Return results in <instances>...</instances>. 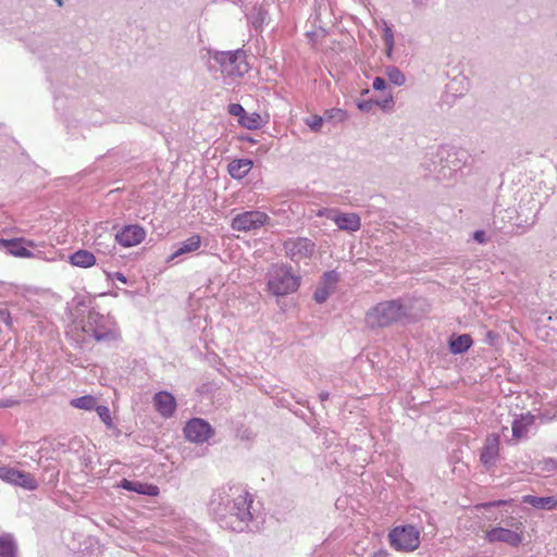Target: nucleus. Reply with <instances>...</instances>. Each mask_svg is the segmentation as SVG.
<instances>
[{"label": "nucleus", "instance_id": "obj_1", "mask_svg": "<svg viewBox=\"0 0 557 557\" xmlns=\"http://www.w3.org/2000/svg\"><path fill=\"white\" fill-rule=\"evenodd\" d=\"M232 510H235L232 517L227 521V527L234 532H244L251 530V523L262 518L263 505L259 499L255 498V495L249 493L247 490L232 499Z\"/></svg>", "mask_w": 557, "mask_h": 557}, {"label": "nucleus", "instance_id": "obj_2", "mask_svg": "<svg viewBox=\"0 0 557 557\" xmlns=\"http://www.w3.org/2000/svg\"><path fill=\"white\" fill-rule=\"evenodd\" d=\"M469 153L463 149L441 146L434 154L430 172L437 180H450L467 164Z\"/></svg>", "mask_w": 557, "mask_h": 557}, {"label": "nucleus", "instance_id": "obj_3", "mask_svg": "<svg viewBox=\"0 0 557 557\" xmlns=\"http://www.w3.org/2000/svg\"><path fill=\"white\" fill-rule=\"evenodd\" d=\"M408 315L407 307L401 299H392L376 304L366 313L368 327L384 329L400 322Z\"/></svg>", "mask_w": 557, "mask_h": 557}, {"label": "nucleus", "instance_id": "obj_4", "mask_svg": "<svg viewBox=\"0 0 557 557\" xmlns=\"http://www.w3.org/2000/svg\"><path fill=\"white\" fill-rule=\"evenodd\" d=\"M82 331L97 342H113L120 338L115 321L110 315L99 313L95 308L88 311L86 320H82Z\"/></svg>", "mask_w": 557, "mask_h": 557}, {"label": "nucleus", "instance_id": "obj_5", "mask_svg": "<svg viewBox=\"0 0 557 557\" xmlns=\"http://www.w3.org/2000/svg\"><path fill=\"white\" fill-rule=\"evenodd\" d=\"M211 70L220 71L225 76L240 77L249 71L247 55L243 49L231 51H209Z\"/></svg>", "mask_w": 557, "mask_h": 557}, {"label": "nucleus", "instance_id": "obj_6", "mask_svg": "<svg viewBox=\"0 0 557 557\" xmlns=\"http://www.w3.org/2000/svg\"><path fill=\"white\" fill-rule=\"evenodd\" d=\"M301 277L293 273L287 264H276L268 273V290L275 296H285L296 292L300 286Z\"/></svg>", "mask_w": 557, "mask_h": 557}, {"label": "nucleus", "instance_id": "obj_7", "mask_svg": "<svg viewBox=\"0 0 557 557\" xmlns=\"http://www.w3.org/2000/svg\"><path fill=\"white\" fill-rule=\"evenodd\" d=\"M388 537L391 546L397 550L412 552L420 544V533L413 525L396 527Z\"/></svg>", "mask_w": 557, "mask_h": 557}, {"label": "nucleus", "instance_id": "obj_8", "mask_svg": "<svg viewBox=\"0 0 557 557\" xmlns=\"http://www.w3.org/2000/svg\"><path fill=\"white\" fill-rule=\"evenodd\" d=\"M270 218L264 212L252 210L236 214L232 219L231 227L238 232H249L267 225Z\"/></svg>", "mask_w": 557, "mask_h": 557}, {"label": "nucleus", "instance_id": "obj_9", "mask_svg": "<svg viewBox=\"0 0 557 557\" xmlns=\"http://www.w3.org/2000/svg\"><path fill=\"white\" fill-rule=\"evenodd\" d=\"M285 255L295 262L310 258L315 249V244L307 237H292L283 243Z\"/></svg>", "mask_w": 557, "mask_h": 557}, {"label": "nucleus", "instance_id": "obj_10", "mask_svg": "<svg viewBox=\"0 0 557 557\" xmlns=\"http://www.w3.org/2000/svg\"><path fill=\"white\" fill-rule=\"evenodd\" d=\"M185 437L195 444H203L214 435V429L202 418L188 420L183 429Z\"/></svg>", "mask_w": 557, "mask_h": 557}, {"label": "nucleus", "instance_id": "obj_11", "mask_svg": "<svg viewBox=\"0 0 557 557\" xmlns=\"http://www.w3.org/2000/svg\"><path fill=\"white\" fill-rule=\"evenodd\" d=\"M145 237L146 231L139 224L124 225L114 236L108 235L109 242H116L126 248L140 244Z\"/></svg>", "mask_w": 557, "mask_h": 557}, {"label": "nucleus", "instance_id": "obj_12", "mask_svg": "<svg viewBox=\"0 0 557 557\" xmlns=\"http://www.w3.org/2000/svg\"><path fill=\"white\" fill-rule=\"evenodd\" d=\"M0 479L17 487H38V482L33 474L10 466L0 467Z\"/></svg>", "mask_w": 557, "mask_h": 557}, {"label": "nucleus", "instance_id": "obj_13", "mask_svg": "<svg viewBox=\"0 0 557 557\" xmlns=\"http://www.w3.org/2000/svg\"><path fill=\"white\" fill-rule=\"evenodd\" d=\"M35 244L24 237L10 239L0 238V250L17 258H30L33 252L27 247H34Z\"/></svg>", "mask_w": 557, "mask_h": 557}, {"label": "nucleus", "instance_id": "obj_14", "mask_svg": "<svg viewBox=\"0 0 557 557\" xmlns=\"http://www.w3.org/2000/svg\"><path fill=\"white\" fill-rule=\"evenodd\" d=\"M485 540L488 543H505L518 547L522 543V534L503 527H495L486 531Z\"/></svg>", "mask_w": 557, "mask_h": 557}, {"label": "nucleus", "instance_id": "obj_15", "mask_svg": "<svg viewBox=\"0 0 557 557\" xmlns=\"http://www.w3.org/2000/svg\"><path fill=\"white\" fill-rule=\"evenodd\" d=\"M500 437L498 434H490L484 441V445L480 450V461L485 468L496 465L499 456Z\"/></svg>", "mask_w": 557, "mask_h": 557}, {"label": "nucleus", "instance_id": "obj_16", "mask_svg": "<svg viewBox=\"0 0 557 557\" xmlns=\"http://www.w3.org/2000/svg\"><path fill=\"white\" fill-rule=\"evenodd\" d=\"M536 416L530 411L525 413L516 414L511 422L512 438L516 441L524 440L528 437L530 428L535 423Z\"/></svg>", "mask_w": 557, "mask_h": 557}, {"label": "nucleus", "instance_id": "obj_17", "mask_svg": "<svg viewBox=\"0 0 557 557\" xmlns=\"http://www.w3.org/2000/svg\"><path fill=\"white\" fill-rule=\"evenodd\" d=\"M153 405L160 416L165 419L174 414L177 406L175 397L165 391L158 392L153 396Z\"/></svg>", "mask_w": 557, "mask_h": 557}, {"label": "nucleus", "instance_id": "obj_18", "mask_svg": "<svg viewBox=\"0 0 557 557\" xmlns=\"http://www.w3.org/2000/svg\"><path fill=\"white\" fill-rule=\"evenodd\" d=\"M211 510L214 512L216 519L219 520L220 524L224 529H228L227 521L228 517H232L231 515L235 513V510H232V503L228 498V496L223 497L220 495L219 500L215 499L211 500Z\"/></svg>", "mask_w": 557, "mask_h": 557}, {"label": "nucleus", "instance_id": "obj_19", "mask_svg": "<svg viewBox=\"0 0 557 557\" xmlns=\"http://www.w3.org/2000/svg\"><path fill=\"white\" fill-rule=\"evenodd\" d=\"M448 349L453 355H462L467 352L473 345L470 334H451L447 341Z\"/></svg>", "mask_w": 557, "mask_h": 557}, {"label": "nucleus", "instance_id": "obj_20", "mask_svg": "<svg viewBox=\"0 0 557 557\" xmlns=\"http://www.w3.org/2000/svg\"><path fill=\"white\" fill-rule=\"evenodd\" d=\"M333 222L342 231L356 232L361 227V220L357 213H343L336 211Z\"/></svg>", "mask_w": 557, "mask_h": 557}, {"label": "nucleus", "instance_id": "obj_21", "mask_svg": "<svg viewBox=\"0 0 557 557\" xmlns=\"http://www.w3.org/2000/svg\"><path fill=\"white\" fill-rule=\"evenodd\" d=\"M250 159H234L227 165V172L234 180L244 178L252 168Z\"/></svg>", "mask_w": 557, "mask_h": 557}, {"label": "nucleus", "instance_id": "obj_22", "mask_svg": "<svg viewBox=\"0 0 557 557\" xmlns=\"http://www.w3.org/2000/svg\"><path fill=\"white\" fill-rule=\"evenodd\" d=\"M523 503L536 509L553 510L557 508V494L552 496L527 495L523 497Z\"/></svg>", "mask_w": 557, "mask_h": 557}, {"label": "nucleus", "instance_id": "obj_23", "mask_svg": "<svg viewBox=\"0 0 557 557\" xmlns=\"http://www.w3.org/2000/svg\"><path fill=\"white\" fill-rule=\"evenodd\" d=\"M201 245V237L199 235H193L183 243L180 244V247L168 257L166 262L173 261L175 258L194 252L199 249Z\"/></svg>", "mask_w": 557, "mask_h": 557}, {"label": "nucleus", "instance_id": "obj_24", "mask_svg": "<svg viewBox=\"0 0 557 557\" xmlns=\"http://www.w3.org/2000/svg\"><path fill=\"white\" fill-rule=\"evenodd\" d=\"M246 16L257 32H262L263 26L270 21L269 12L263 7L255 5Z\"/></svg>", "mask_w": 557, "mask_h": 557}, {"label": "nucleus", "instance_id": "obj_25", "mask_svg": "<svg viewBox=\"0 0 557 557\" xmlns=\"http://www.w3.org/2000/svg\"><path fill=\"white\" fill-rule=\"evenodd\" d=\"M49 497L60 507L71 510L75 507L78 497L67 493L65 490H51Z\"/></svg>", "mask_w": 557, "mask_h": 557}, {"label": "nucleus", "instance_id": "obj_26", "mask_svg": "<svg viewBox=\"0 0 557 557\" xmlns=\"http://www.w3.org/2000/svg\"><path fill=\"white\" fill-rule=\"evenodd\" d=\"M71 264L79 268H89L96 263L95 255L86 249H79L70 256Z\"/></svg>", "mask_w": 557, "mask_h": 557}, {"label": "nucleus", "instance_id": "obj_27", "mask_svg": "<svg viewBox=\"0 0 557 557\" xmlns=\"http://www.w3.org/2000/svg\"><path fill=\"white\" fill-rule=\"evenodd\" d=\"M17 546L12 535L0 536V557H16Z\"/></svg>", "mask_w": 557, "mask_h": 557}, {"label": "nucleus", "instance_id": "obj_28", "mask_svg": "<svg viewBox=\"0 0 557 557\" xmlns=\"http://www.w3.org/2000/svg\"><path fill=\"white\" fill-rule=\"evenodd\" d=\"M237 122L240 126H243L247 129H250V131L259 129L262 126V117L257 112H253V113L246 112L244 114V116H242V119H237Z\"/></svg>", "mask_w": 557, "mask_h": 557}, {"label": "nucleus", "instance_id": "obj_29", "mask_svg": "<svg viewBox=\"0 0 557 557\" xmlns=\"http://www.w3.org/2000/svg\"><path fill=\"white\" fill-rule=\"evenodd\" d=\"M339 280V273L336 270H330L322 274L319 285L333 294Z\"/></svg>", "mask_w": 557, "mask_h": 557}, {"label": "nucleus", "instance_id": "obj_30", "mask_svg": "<svg viewBox=\"0 0 557 557\" xmlns=\"http://www.w3.org/2000/svg\"><path fill=\"white\" fill-rule=\"evenodd\" d=\"M71 405L78 409L94 410L97 405V398L91 395H85L71 400Z\"/></svg>", "mask_w": 557, "mask_h": 557}, {"label": "nucleus", "instance_id": "obj_31", "mask_svg": "<svg viewBox=\"0 0 557 557\" xmlns=\"http://www.w3.org/2000/svg\"><path fill=\"white\" fill-rule=\"evenodd\" d=\"M382 38L385 44V54L388 59H392L393 50H394V32L391 26H388L384 22V27L382 29Z\"/></svg>", "mask_w": 557, "mask_h": 557}, {"label": "nucleus", "instance_id": "obj_32", "mask_svg": "<svg viewBox=\"0 0 557 557\" xmlns=\"http://www.w3.org/2000/svg\"><path fill=\"white\" fill-rule=\"evenodd\" d=\"M385 74L387 75L389 82L396 86H401L405 84L406 77L404 73L394 65L386 66Z\"/></svg>", "mask_w": 557, "mask_h": 557}, {"label": "nucleus", "instance_id": "obj_33", "mask_svg": "<svg viewBox=\"0 0 557 557\" xmlns=\"http://www.w3.org/2000/svg\"><path fill=\"white\" fill-rule=\"evenodd\" d=\"M108 235L102 236L99 234L94 242V245L96 246V249L98 252L102 253H110L112 249H114V243L115 242H109V244H106V240H109Z\"/></svg>", "mask_w": 557, "mask_h": 557}, {"label": "nucleus", "instance_id": "obj_34", "mask_svg": "<svg viewBox=\"0 0 557 557\" xmlns=\"http://www.w3.org/2000/svg\"><path fill=\"white\" fill-rule=\"evenodd\" d=\"M323 117H324V122L337 123V122L345 121L347 117V114L342 109L333 108V109L326 110L323 114Z\"/></svg>", "mask_w": 557, "mask_h": 557}, {"label": "nucleus", "instance_id": "obj_35", "mask_svg": "<svg viewBox=\"0 0 557 557\" xmlns=\"http://www.w3.org/2000/svg\"><path fill=\"white\" fill-rule=\"evenodd\" d=\"M97 414L99 416V418L101 419V421L108 426V428H111L112 426V418H111V413H110V410L107 406L104 405H96V408L94 409Z\"/></svg>", "mask_w": 557, "mask_h": 557}, {"label": "nucleus", "instance_id": "obj_36", "mask_svg": "<svg viewBox=\"0 0 557 557\" xmlns=\"http://www.w3.org/2000/svg\"><path fill=\"white\" fill-rule=\"evenodd\" d=\"M323 122H324L323 115H312L305 120L306 125H308L309 128L314 133L321 132Z\"/></svg>", "mask_w": 557, "mask_h": 557}, {"label": "nucleus", "instance_id": "obj_37", "mask_svg": "<svg viewBox=\"0 0 557 557\" xmlns=\"http://www.w3.org/2000/svg\"><path fill=\"white\" fill-rule=\"evenodd\" d=\"M394 98L391 92H388L382 99H374V107H380L382 110H391L394 107Z\"/></svg>", "mask_w": 557, "mask_h": 557}, {"label": "nucleus", "instance_id": "obj_38", "mask_svg": "<svg viewBox=\"0 0 557 557\" xmlns=\"http://www.w3.org/2000/svg\"><path fill=\"white\" fill-rule=\"evenodd\" d=\"M82 448L81 441L78 440H71L67 444L65 443H59V450L62 453L72 451L78 453Z\"/></svg>", "mask_w": 557, "mask_h": 557}, {"label": "nucleus", "instance_id": "obj_39", "mask_svg": "<svg viewBox=\"0 0 557 557\" xmlns=\"http://www.w3.org/2000/svg\"><path fill=\"white\" fill-rule=\"evenodd\" d=\"M113 487H157V486L153 484L140 483L137 481H129L127 479H122Z\"/></svg>", "mask_w": 557, "mask_h": 557}, {"label": "nucleus", "instance_id": "obj_40", "mask_svg": "<svg viewBox=\"0 0 557 557\" xmlns=\"http://www.w3.org/2000/svg\"><path fill=\"white\" fill-rule=\"evenodd\" d=\"M331 294V292L318 285L313 293V299L317 304H323L327 300Z\"/></svg>", "mask_w": 557, "mask_h": 557}, {"label": "nucleus", "instance_id": "obj_41", "mask_svg": "<svg viewBox=\"0 0 557 557\" xmlns=\"http://www.w3.org/2000/svg\"><path fill=\"white\" fill-rule=\"evenodd\" d=\"M509 504H511V500L499 499V500L486 502V503L478 504L476 508L478 509L488 510L490 508H493V507H502V506H507Z\"/></svg>", "mask_w": 557, "mask_h": 557}, {"label": "nucleus", "instance_id": "obj_42", "mask_svg": "<svg viewBox=\"0 0 557 557\" xmlns=\"http://www.w3.org/2000/svg\"><path fill=\"white\" fill-rule=\"evenodd\" d=\"M227 112L233 116H237V119H242L246 113V110L240 103H231L227 107Z\"/></svg>", "mask_w": 557, "mask_h": 557}, {"label": "nucleus", "instance_id": "obj_43", "mask_svg": "<svg viewBox=\"0 0 557 557\" xmlns=\"http://www.w3.org/2000/svg\"><path fill=\"white\" fill-rule=\"evenodd\" d=\"M356 106L361 112L368 113L374 108V99L357 100Z\"/></svg>", "mask_w": 557, "mask_h": 557}, {"label": "nucleus", "instance_id": "obj_44", "mask_svg": "<svg viewBox=\"0 0 557 557\" xmlns=\"http://www.w3.org/2000/svg\"><path fill=\"white\" fill-rule=\"evenodd\" d=\"M503 213L502 210L499 211H496V209H494V216H493V221H492V226L494 230L496 231H503L504 227H505V221H504V216L499 218V214Z\"/></svg>", "mask_w": 557, "mask_h": 557}, {"label": "nucleus", "instance_id": "obj_45", "mask_svg": "<svg viewBox=\"0 0 557 557\" xmlns=\"http://www.w3.org/2000/svg\"><path fill=\"white\" fill-rule=\"evenodd\" d=\"M472 238H473V240H475L478 244H481V245H484L490 240L488 237L486 236L485 231H483V230L474 231L472 234Z\"/></svg>", "mask_w": 557, "mask_h": 557}, {"label": "nucleus", "instance_id": "obj_46", "mask_svg": "<svg viewBox=\"0 0 557 557\" xmlns=\"http://www.w3.org/2000/svg\"><path fill=\"white\" fill-rule=\"evenodd\" d=\"M539 418L543 422L557 420V409L554 410H544L539 414Z\"/></svg>", "mask_w": 557, "mask_h": 557}, {"label": "nucleus", "instance_id": "obj_47", "mask_svg": "<svg viewBox=\"0 0 557 557\" xmlns=\"http://www.w3.org/2000/svg\"><path fill=\"white\" fill-rule=\"evenodd\" d=\"M373 89L374 90H377V91H384L387 89V83L385 81V78L381 77V76H376L373 81Z\"/></svg>", "mask_w": 557, "mask_h": 557}, {"label": "nucleus", "instance_id": "obj_48", "mask_svg": "<svg viewBox=\"0 0 557 557\" xmlns=\"http://www.w3.org/2000/svg\"><path fill=\"white\" fill-rule=\"evenodd\" d=\"M336 213L335 210L329 209V208H321L315 212L317 216L320 218H326L333 221L334 214Z\"/></svg>", "mask_w": 557, "mask_h": 557}, {"label": "nucleus", "instance_id": "obj_49", "mask_svg": "<svg viewBox=\"0 0 557 557\" xmlns=\"http://www.w3.org/2000/svg\"><path fill=\"white\" fill-rule=\"evenodd\" d=\"M0 319L5 325H12L11 314L7 308H0Z\"/></svg>", "mask_w": 557, "mask_h": 557}, {"label": "nucleus", "instance_id": "obj_50", "mask_svg": "<svg viewBox=\"0 0 557 557\" xmlns=\"http://www.w3.org/2000/svg\"><path fill=\"white\" fill-rule=\"evenodd\" d=\"M109 278L117 280L123 284H127L128 280L122 272L108 273Z\"/></svg>", "mask_w": 557, "mask_h": 557}, {"label": "nucleus", "instance_id": "obj_51", "mask_svg": "<svg viewBox=\"0 0 557 557\" xmlns=\"http://www.w3.org/2000/svg\"><path fill=\"white\" fill-rule=\"evenodd\" d=\"M131 492H136L139 495H147V496H158L160 490H129Z\"/></svg>", "mask_w": 557, "mask_h": 557}, {"label": "nucleus", "instance_id": "obj_52", "mask_svg": "<svg viewBox=\"0 0 557 557\" xmlns=\"http://www.w3.org/2000/svg\"><path fill=\"white\" fill-rule=\"evenodd\" d=\"M543 465L544 466H543L542 470L552 471V470H555L557 468V462L554 459H545L543 461Z\"/></svg>", "mask_w": 557, "mask_h": 557}, {"label": "nucleus", "instance_id": "obj_53", "mask_svg": "<svg viewBox=\"0 0 557 557\" xmlns=\"http://www.w3.org/2000/svg\"><path fill=\"white\" fill-rule=\"evenodd\" d=\"M499 338V335L494 331H488L486 333V342L490 345H494L495 341Z\"/></svg>", "mask_w": 557, "mask_h": 557}, {"label": "nucleus", "instance_id": "obj_54", "mask_svg": "<svg viewBox=\"0 0 557 557\" xmlns=\"http://www.w3.org/2000/svg\"><path fill=\"white\" fill-rule=\"evenodd\" d=\"M90 300L87 299L86 297H81L77 299L76 301V306L77 307H87L89 305Z\"/></svg>", "mask_w": 557, "mask_h": 557}, {"label": "nucleus", "instance_id": "obj_55", "mask_svg": "<svg viewBox=\"0 0 557 557\" xmlns=\"http://www.w3.org/2000/svg\"><path fill=\"white\" fill-rule=\"evenodd\" d=\"M15 404H16V401L12 400V399L2 400V401H0V408H9Z\"/></svg>", "mask_w": 557, "mask_h": 557}, {"label": "nucleus", "instance_id": "obj_56", "mask_svg": "<svg viewBox=\"0 0 557 557\" xmlns=\"http://www.w3.org/2000/svg\"><path fill=\"white\" fill-rule=\"evenodd\" d=\"M412 3L417 8H423V7H426L428 0H412Z\"/></svg>", "mask_w": 557, "mask_h": 557}, {"label": "nucleus", "instance_id": "obj_57", "mask_svg": "<svg viewBox=\"0 0 557 557\" xmlns=\"http://www.w3.org/2000/svg\"><path fill=\"white\" fill-rule=\"evenodd\" d=\"M329 397H330L329 392H321V393L319 394V398H320L321 403L326 401V400L329 399Z\"/></svg>", "mask_w": 557, "mask_h": 557}, {"label": "nucleus", "instance_id": "obj_58", "mask_svg": "<svg viewBox=\"0 0 557 557\" xmlns=\"http://www.w3.org/2000/svg\"><path fill=\"white\" fill-rule=\"evenodd\" d=\"M59 8H63L65 0H53Z\"/></svg>", "mask_w": 557, "mask_h": 557}, {"label": "nucleus", "instance_id": "obj_59", "mask_svg": "<svg viewBox=\"0 0 557 557\" xmlns=\"http://www.w3.org/2000/svg\"><path fill=\"white\" fill-rule=\"evenodd\" d=\"M243 139H246V140H248V141H250V143H256V141H255L251 137H249V136H247V137H243Z\"/></svg>", "mask_w": 557, "mask_h": 557}, {"label": "nucleus", "instance_id": "obj_60", "mask_svg": "<svg viewBox=\"0 0 557 557\" xmlns=\"http://www.w3.org/2000/svg\"><path fill=\"white\" fill-rule=\"evenodd\" d=\"M369 91H370L369 89H364V90L362 91V95H367V94H369Z\"/></svg>", "mask_w": 557, "mask_h": 557}]
</instances>
